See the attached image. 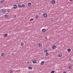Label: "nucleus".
<instances>
[{
  "label": "nucleus",
  "mask_w": 73,
  "mask_h": 73,
  "mask_svg": "<svg viewBox=\"0 0 73 73\" xmlns=\"http://www.w3.org/2000/svg\"><path fill=\"white\" fill-rule=\"evenodd\" d=\"M3 1H4V0H3Z\"/></svg>",
  "instance_id": "obj_37"
},
{
  "label": "nucleus",
  "mask_w": 73,
  "mask_h": 73,
  "mask_svg": "<svg viewBox=\"0 0 73 73\" xmlns=\"http://www.w3.org/2000/svg\"><path fill=\"white\" fill-rule=\"evenodd\" d=\"M28 68L30 70V69H32L33 68L32 67H28Z\"/></svg>",
  "instance_id": "obj_15"
},
{
  "label": "nucleus",
  "mask_w": 73,
  "mask_h": 73,
  "mask_svg": "<svg viewBox=\"0 0 73 73\" xmlns=\"http://www.w3.org/2000/svg\"><path fill=\"white\" fill-rule=\"evenodd\" d=\"M45 1H47V0H45Z\"/></svg>",
  "instance_id": "obj_36"
},
{
  "label": "nucleus",
  "mask_w": 73,
  "mask_h": 73,
  "mask_svg": "<svg viewBox=\"0 0 73 73\" xmlns=\"http://www.w3.org/2000/svg\"><path fill=\"white\" fill-rule=\"evenodd\" d=\"M35 18H36V19H38V15H36V16L35 17Z\"/></svg>",
  "instance_id": "obj_22"
},
{
  "label": "nucleus",
  "mask_w": 73,
  "mask_h": 73,
  "mask_svg": "<svg viewBox=\"0 0 73 73\" xmlns=\"http://www.w3.org/2000/svg\"><path fill=\"white\" fill-rule=\"evenodd\" d=\"M42 32H45L46 31V29H44L42 30Z\"/></svg>",
  "instance_id": "obj_4"
},
{
  "label": "nucleus",
  "mask_w": 73,
  "mask_h": 73,
  "mask_svg": "<svg viewBox=\"0 0 73 73\" xmlns=\"http://www.w3.org/2000/svg\"><path fill=\"white\" fill-rule=\"evenodd\" d=\"M55 3V1L53 0L51 2V4H54Z\"/></svg>",
  "instance_id": "obj_8"
},
{
  "label": "nucleus",
  "mask_w": 73,
  "mask_h": 73,
  "mask_svg": "<svg viewBox=\"0 0 73 73\" xmlns=\"http://www.w3.org/2000/svg\"><path fill=\"white\" fill-rule=\"evenodd\" d=\"M13 70H10L9 71V72L10 73H13Z\"/></svg>",
  "instance_id": "obj_13"
},
{
  "label": "nucleus",
  "mask_w": 73,
  "mask_h": 73,
  "mask_svg": "<svg viewBox=\"0 0 73 73\" xmlns=\"http://www.w3.org/2000/svg\"><path fill=\"white\" fill-rule=\"evenodd\" d=\"M54 73V70H52L51 72V73Z\"/></svg>",
  "instance_id": "obj_24"
},
{
  "label": "nucleus",
  "mask_w": 73,
  "mask_h": 73,
  "mask_svg": "<svg viewBox=\"0 0 73 73\" xmlns=\"http://www.w3.org/2000/svg\"><path fill=\"white\" fill-rule=\"evenodd\" d=\"M1 56H4V53H2L1 54Z\"/></svg>",
  "instance_id": "obj_20"
},
{
  "label": "nucleus",
  "mask_w": 73,
  "mask_h": 73,
  "mask_svg": "<svg viewBox=\"0 0 73 73\" xmlns=\"http://www.w3.org/2000/svg\"><path fill=\"white\" fill-rule=\"evenodd\" d=\"M5 10V9H1V11H4Z\"/></svg>",
  "instance_id": "obj_28"
},
{
  "label": "nucleus",
  "mask_w": 73,
  "mask_h": 73,
  "mask_svg": "<svg viewBox=\"0 0 73 73\" xmlns=\"http://www.w3.org/2000/svg\"><path fill=\"white\" fill-rule=\"evenodd\" d=\"M62 54H59L58 55V57H62Z\"/></svg>",
  "instance_id": "obj_5"
},
{
  "label": "nucleus",
  "mask_w": 73,
  "mask_h": 73,
  "mask_svg": "<svg viewBox=\"0 0 73 73\" xmlns=\"http://www.w3.org/2000/svg\"><path fill=\"white\" fill-rule=\"evenodd\" d=\"M17 5H14V7H13V8L14 9H16L17 8Z\"/></svg>",
  "instance_id": "obj_1"
},
{
  "label": "nucleus",
  "mask_w": 73,
  "mask_h": 73,
  "mask_svg": "<svg viewBox=\"0 0 73 73\" xmlns=\"http://www.w3.org/2000/svg\"><path fill=\"white\" fill-rule=\"evenodd\" d=\"M21 6L22 7H25V5L24 4H23Z\"/></svg>",
  "instance_id": "obj_21"
},
{
  "label": "nucleus",
  "mask_w": 73,
  "mask_h": 73,
  "mask_svg": "<svg viewBox=\"0 0 73 73\" xmlns=\"http://www.w3.org/2000/svg\"><path fill=\"white\" fill-rule=\"evenodd\" d=\"M44 38H45V39H46V38H47V37H45Z\"/></svg>",
  "instance_id": "obj_31"
},
{
  "label": "nucleus",
  "mask_w": 73,
  "mask_h": 73,
  "mask_svg": "<svg viewBox=\"0 0 73 73\" xmlns=\"http://www.w3.org/2000/svg\"><path fill=\"white\" fill-rule=\"evenodd\" d=\"M38 46L39 47H41L42 46V44L41 43H39L38 44Z\"/></svg>",
  "instance_id": "obj_9"
},
{
  "label": "nucleus",
  "mask_w": 73,
  "mask_h": 73,
  "mask_svg": "<svg viewBox=\"0 0 73 73\" xmlns=\"http://www.w3.org/2000/svg\"><path fill=\"white\" fill-rule=\"evenodd\" d=\"M70 1H72L73 0H69Z\"/></svg>",
  "instance_id": "obj_33"
},
{
  "label": "nucleus",
  "mask_w": 73,
  "mask_h": 73,
  "mask_svg": "<svg viewBox=\"0 0 73 73\" xmlns=\"http://www.w3.org/2000/svg\"><path fill=\"white\" fill-rule=\"evenodd\" d=\"M7 12H9V9H7Z\"/></svg>",
  "instance_id": "obj_26"
},
{
  "label": "nucleus",
  "mask_w": 73,
  "mask_h": 73,
  "mask_svg": "<svg viewBox=\"0 0 73 73\" xmlns=\"http://www.w3.org/2000/svg\"><path fill=\"white\" fill-rule=\"evenodd\" d=\"M22 7L21 5H18V7H19V8H21Z\"/></svg>",
  "instance_id": "obj_19"
},
{
  "label": "nucleus",
  "mask_w": 73,
  "mask_h": 73,
  "mask_svg": "<svg viewBox=\"0 0 73 73\" xmlns=\"http://www.w3.org/2000/svg\"><path fill=\"white\" fill-rule=\"evenodd\" d=\"M48 54H49V53L48 52H46L45 54V55L46 56H48Z\"/></svg>",
  "instance_id": "obj_18"
},
{
  "label": "nucleus",
  "mask_w": 73,
  "mask_h": 73,
  "mask_svg": "<svg viewBox=\"0 0 73 73\" xmlns=\"http://www.w3.org/2000/svg\"><path fill=\"white\" fill-rule=\"evenodd\" d=\"M56 48V46L55 45H53L52 46V48L53 49H55Z\"/></svg>",
  "instance_id": "obj_3"
},
{
  "label": "nucleus",
  "mask_w": 73,
  "mask_h": 73,
  "mask_svg": "<svg viewBox=\"0 0 73 73\" xmlns=\"http://www.w3.org/2000/svg\"><path fill=\"white\" fill-rule=\"evenodd\" d=\"M7 36H8V35L7 34H5L4 35V37H7Z\"/></svg>",
  "instance_id": "obj_14"
},
{
  "label": "nucleus",
  "mask_w": 73,
  "mask_h": 73,
  "mask_svg": "<svg viewBox=\"0 0 73 73\" xmlns=\"http://www.w3.org/2000/svg\"><path fill=\"white\" fill-rule=\"evenodd\" d=\"M31 3H28V5L29 6H31Z\"/></svg>",
  "instance_id": "obj_16"
},
{
  "label": "nucleus",
  "mask_w": 73,
  "mask_h": 73,
  "mask_svg": "<svg viewBox=\"0 0 73 73\" xmlns=\"http://www.w3.org/2000/svg\"><path fill=\"white\" fill-rule=\"evenodd\" d=\"M8 17V15H6L5 16V19H7Z\"/></svg>",
  "instance_id": "obj_10"
},
{
  "label": "nucleus",
  "mask_w": 73,
  "mask_h": 73,
  "mask_svg": "<svg viewBox=\"0 0 73 73\" xmlns=\"http://www.w3.org/2000/svg\"><path fill=\"white\" fill-rule=\"evenodd\" d=\"M69 60H71V58H69Z\"/></svg>",
  "instance_id": "obj_34"
},
{
  "label": "nucleus",
  "mask_w": 73,
  "mask_h": 73,
  "mask_svg": "<svg viewBox=\"0 0 73 73\" xmlns=\"http://www.w3.org/2000/svg\"><path fill=\"white\" fill-rule=\"evenodd\" d=\"M69 69H72V67L70 66L69 67Z\"/></svg>",
  "instance_id": "obj_25"
},
{
  "label": "nucleus",
  "mask_w": 73,
  "mask_h": 73,
  "mask_svg": "<svg viewBox=\"0 0 73 73\" xmlns=\"http://www.w3.org/2000/svg\"><path fill=\"white\" fill-rule=\"evenodd\" d=\"M63 73H67L66 72H64Z\"/></svg>",
  "instance_id": "obj_32"
},
{
  "label": "nucleus",
  "mask_w": 73,
  "mask_h": 73,
  "mask_svg": "<svg viewBox=\"0 0 73 73\" xmlns=\"http://www.w3.org/2000/svg\"><path fill=\"white\" fill-rule=\"evenodd\" d=\"M47 16H48V15L46 13H44L43 15V16H44V17H47Z\"/></svg>",
  "instance_id": "obj_2"
},
{
  "label": "nucleus",
  "mask_w": 73,
  "mask_h": 73,
  "mask_svg": "<svg viewBox=\"0 0 73 73\" xmlns=\"http://www.w3.org/2000/svg\"><path fill=\"white\" fill-rule=\"evenodd\" d=\"M67 51L68 52H70V51H71V49H70V48H68L67 49Z\"/></svg>",
  "instance_id": "obj_12"
},
{
  "label": "nucleus",
  "mask_w": 73,
  "mask_h": 73,
  "mask_svg": "<svg viewBox=\"0 0 73 73\" xmlns=\"http://www.w3.org/2000/svg\"><path fill=\"white\" fill-rule=\"evenodd\" d=\"M21 46H23V45H24V43H23V42H21Z\"/></svg>",
  "instance_id": "obj_23"
},
{
  "label": "nucleus",
  "mask_w": 73,
  "mask_h": 73,
  "mask_svg": "<svg viewBox=\"0 0 73 73\" xmlns=\"http://www.w3.org/2000/svg\"><path fill=\"white\" fill-rule=\"evenodd\" d=\"M3 1H1V3H3Z\"/></svg>",
  "instance_id": "obj_30"
},
{
  "label": "nucleus",
  "mask_w": 73,
  "mask_h": 73,
  "mask_svg": "<svg viewBox=\"0 0 73 73\" xmlns=\"http://www.w3.org/2000/svg\"><path fill=\"white\" fill-rule=\"evenodd\" d=\"M33 64H36V63H37V60H34L33 62Z\"/></svg>",
  "instance_id": "obj_7"
},
{
  "label": "nucleus",
  "mask_w": 73,
  "mask_h": 73,
  "mask_svg": "<svg viewBox=\"0 0 73 73\" xmlns=\"http://www.w3.org/2000/svg\"><path fill=\"white\" fill-rule=\"evenodd\" d=\"M27 63H29V62H27Z\"/></svg>",
  "instance_id": "obj_35"
},
{
  "label": "nucleus",
  "mask_w": 73,
  "mask_h": 73,
  "mask_svg": "<svg viewBox=\"0 0 73 73\" xmlns=\"http://www.w3.org/2000/svg\"><path fill=\"white\" fill-rule=\"evenodd\" d=\"M31 20L32 21H33L34 19L33 18H31Z\"/></svg>",
  "instance_id": "obj_27"
},
{
  "label": "nucleus",
  "mask_w": 73,
  "mask_h": 73,
  "mask_svg": "<svg viewBox=\"0 0 73 73\" xmlns=\"http://www.w3.org/2000/svg\"><path fill=\"white\" fill-rule=\"evenodd\" d=\"M44 64V61H42L41 63H40V64L42 65H43V64Z\"/></svg>",
  "instance_id": "obj_11"
},
{
  "label": "nucleus",
  "mask_w": 73,
  "mask_h": 73,
  "mask_svg": "<svg viewBox=\"0 0 73 73\" xmlns=\"http://www.w3.org/2000/svg\"><path fill=\"white\" fill-rule=\"evenodd\" d=\"M38 15H41V13H38Z\"/></svg>",
  "instance_id": "obj_29"
},
{
  "label": "nucleus",
  "mask_w": 73,
  "mask_h": 73,
  "mask_svg": "<svg viewBox=\"0 0 73 73\" xmlns=\"http://www.w3.org/2000/svg\"><path fill=\"white\" fill-rule=\"evenodd\" d=\"M48 50L47 49H46V50H44V52H45V53H46V52H48Z\"/></svg>",
  "instance_id": "obj_17"
},
{
  "label": "nucleus",
  "mask_w": 73,
  "mask_h": 73,
  "mask_svg": "<svg viewBox=\"0 0 73 73\" xmlns=\"http://www.w3.org/2000/svg\"><path fill=\"white\" fill-rule=\"evenodd\" d=\"M1 12H2V13H5V12H7V10H5L3 11H2Z\"/></svg>",
  "instance_id": "obj_6"
}]
</instances>
